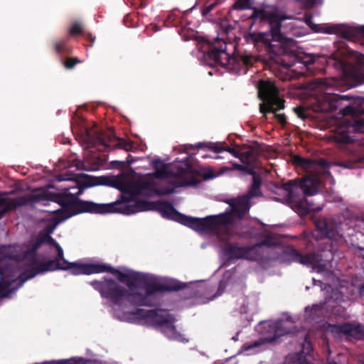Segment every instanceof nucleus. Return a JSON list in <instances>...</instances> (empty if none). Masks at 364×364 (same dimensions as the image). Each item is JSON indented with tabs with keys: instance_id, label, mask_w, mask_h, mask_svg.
Returning a JSON list of instances; mask_svg holds the SVG:
<instances>
[{
	"instance_id": "1",
	"label": "nucleus",
	"mask_w": 364,
	"mask_h": 364,
	"mask_svg": "<svg viewBox=\"0 0 364 364\" xmlns=\"http://www.w3.org/2000/svg\"><path fill=\"white\" fill-rule=\"evenodd\" d=\"M186 168L179 170L170 176V166L159 161L154 163L156 172L149 173L141 179V188L149 189V194L166 195L173 192L176 187L191 186L196 183L193 173L185 164Z\"/></svg>"
},
{
	"instance_id": "2",
	"label": "nucleus",
	"mask_w": 364,
	"mask_h": 364,
	"mask_svg": "<svg viewBox=\"0 0 364 364\" xmlns=\"http://www.w3.org/2000/svg\"><path fill=\"white\" fill-rule=\"evenodd\" d=\"M82 208L84 211L90 213H107L117 212L126 215L141 211L157 210L164 217L177 220L179 223L181 217L183 216L179 214L171 205L164 202L154 203L124 200L107 204H96L91 202H84L82 203Z\"/></svg>"
},
{
	"instance_id": "3",
	"label": "nucleus",
	"mask_w": 364,
	"mask_h": 364,
	"mask_svg": "<svg viewBox=\"0 0 364 364\" xmlns=\"http://www.w3.org/2000/svg\"><path fill=\"white\" fill-rule=\"evenodd\" d=\"M92 285L97 289L102 296L110 298L116 304H133L135 305H147L148 294L143 296L142 291L127 282L124 277H122L118 282L112 280L95 281Z\"/></svg>"
},
{
	"instance_id": "4",
	"label": "nucleus",
	"mask_w": 364,
	"mask_h": 364,
	"mask_svg": "<svg viewBox=\"0 0 364 364\" xmlns=\"http://www.w3.org/2000/svg\"><path fill=\"white\" fill-rule=\"evenodd\" d=\"M45 242H52L58 252V258L43 265L37 264L36 274L58 269L69 270L71 274L75 275L98 274L112 271L111 267L102 263L82 264L79 262H68L63 258V251L61 247L50 237L48 236L47 238L45 240H42L41 243Z\"/></svg>"
},
{
	"instance_id": "5",
	"label": "nucleus",
	"mask_w": 364,
	"mask_h": 364,
	"mask_svg": "<svg viewBox=\"0 0 364 364\" xmlns=\"http://www.w3.org/2000/svg\"><path fill=\"white\" fill-rule=\"evenodd\" d=\"M259 97L263 100L260 104V112L264 115L268 112L274 114L275 118L282 124L286 121L283 114L277 113L284 108V100L278 97V90L274 83L270 80H261L258 85Z\"/></svg>"
},
{
	"instance_id": "6",
	"label": "nucleus",
	"mask_w": 364,
	"mask_h": 364,
	"mask_svg": "<svg viewBox=\"0 0 364 364\" xmlns=\"http://www.w3.org/2000/svg\"><path fill=\"white\" fill-rule=\"evenodd\" d=\"M253 16L257 18L267 21L269 23L272 35V41L285 43L286 39L279 31L281 28V21L286 19L282 16L277 8L272 6H266L262 9H255Z\"/></svg>"
},
{
	"instance_id": "7",
	"label": "nucleus",
	"mask_w": 364,
	"mask_h": 364,
	"mask_svg": "<svg viewBox=\"0 0 364 364\" xmlns=\"http://www.w3.org/2000/svg\"><path fill=\"white\" fill-rule=\"evenodd\" d=\"M225 216L208 217L205 218H188L186 216L181 217L180 223L198 231L204 232L213 230L222 225L225 221Z\"/></svg>"
},
{
	"instance_id": "8",
	"label": "nucleus",
	"mask_w": 364,
	"mask_h": 364,
	"mask_svg": "<svg viewBox=\"0 0 364 364\" xmlns=\"http://www.w3.org/2000/svg\"><path fill=\"white\" fill-rule=\"evenodd\" d=\"M259 180L256 177H254L252 188L249 192L248 195L247 196L238 198L235 200V204L233 205L234 215L237 214L238 217H241L242 215L245 214L249 210V200L253 196L259 195Z\"/></svg>"
},
{
	"instance_id": "9",
	"label": "nucleus",
	"mask_w": 364,
	"mask_h": 364,
	"mask_svg": "<svg viewBox=\"0 0 364 364\" xmlns=\"http://www.w3.org/2000/svg\"><path fill=\"white\" fill-rule=\"evenodd\" d=\"M328 330L332 333H342L348 336L355 338H361L364 336V327L360 326L359 324L329 325Z\"/></svg>"
},
{
	"instance_id": "10",
	"label": "nucleus",
	"mask_w": 364,
	"mask_h": 364,
	"mask_svg": "<svg viewBox=\"0 0 364 364\" xmlns=\"http://www.w3.org/2000/svg\"><path fill=\"white\" fill-rule=\"evenodd\" d=\"M3 263L0 260V264ZM16 274L10 267L0 269V297L5 296L8 292V288L15 281Z\"/></svg>"
},
{
	"instance_id": "11",
	"label": "nucleus",
	"mask_w": 364,
	"mask_h": 364,
	"mask_svg": "<svg viewBox=\"0 0 364 364\" xmlns=\"http://www.w3.org/2000/svg\"><path fill=\"white\" fill-rule=\"evenodd\" d=\"M151 316L153 317L155 322H156L161 328L162 331L171 339H178L181 340V335L178 334L176 332L175 327L173 326V318H161V315L154 314L153 315L151 313ZM181 341H183L181 339Z\"/></svg>"
},
{
	"instance_id": "12",
	"label": "nucleus",
	"mask_w": 364,
	"mask_h": 364,
	"mask_svg": "<svg viewBox=\"0 0 364 364\" xmlns=\"http://www.w3.org/2000/svg\"><path fill=\"white\" fill-rule=\"evenodd\" d=\"M318 183L319 182L316 178L308 177L298 182H291L289 184L299 187L305 196H312L316 193Z\"/></svg>"
},
{
	"instance_id": "13",
	"label": "nucleus",
	"mask_w": 364,
	"mask_h": 364,
	"mask_svg": "<svg viewBox=\"0 0 364 364\" xmlns=\"http://www.w3.org/2000/svg\"><path fill=\"white\" fill-rule=\"evenodd\" d=\"M289 321H281V322H274L269 326V332L274 333V336L269 337L266 340L267 341H272L275 340L277 338L283 336L287 333V328L289 327Z\"/></svg>"
},
{
	"instance_id": "14",
	"label": "nucleus",
	"mask_w": 364,
	"mask_h": 364,
	"mask_svg": "<svg viewBox=\"0 0 364 364\" xmlns=\"http://www.w3.org/2000/svg\"><path fill=\"white\" fill-rule=\"evenodd\" d=\"M63 191L64 192L61 194L68 196L70 201L73 200L75 196L80 194L82 191L78 187H67Z\"/></svg>"
},
{
	"instance_id": "15",
	"label": "nucleus",
	"mask_w": 364,
	"mask_h": 364,
	"mask_svg": "<svg viewBox=\"0 0 364 364\" xmlns=\"http://www.w3.org/2000/svg\"><path fill=\"white\" fill-rule=\"evenodd\" d=\"M294 163L301 166L305 169L311 168L314 165V161L307 160L305 159H302L300 157H295L294 158Z\"/></svg>"
},
{
	"instance_id": "16",
	"label": "nucleus",
	"mask_w": 364,
	"mask_h": 364,
	"mask_svg": "<svg viewBox=\"0 0 364 364\" xmlns=\"http://www.w3.org/2000/svg\"><path fill=\"white\" fill-rule=\"evenodd\" d=\"M217 60L222 65H226L229 61V56L224 50H218L216 53Z\"/></svg>"
},
{
	"instance_id": "17",
	"label": "nucleus",
	"mask_w": 364,
	"mask_h": 364,
	"mask_svg": "<svg viewBox=\"0 0 364 364\" xmlns=\"http://www.w3.org/2000/svg\"><path fill=\"white\" fill-rule=\"evenodd\" d=\"M234 9L239 10H245L250 8V2L249 0H237L233 5Z\"/></svg>"
},
{
	"instance_id": "18",
	"label": "nucleus",
	"mask_w": 364,
	"mask_h": 364,
	"mask_svg": "<svg viewBox=\"0 0 364 364\" xmlns=\"http://www.w3.org/2000/svg\"><path fill=\"white\" fill-rule=\"evenodd\" d=\"M82 25L79 23H75L72 26L70 31V33H72V34H77V33L82 32Z\"/></svg>"
},
{
	"instance_id": "19",
	"label": "nucleus",
	"mask_w": 364,
	"mask_h": 364,
	"mask_svg": "<svg viewBox=\"0 0 364 364\" xmlns=\"http://www.w3.org/2000/svg\"><path fill=\"white\" fill-rule=\"evenodd\" d=\"M294 112H296V114L298 115L299 117L300 118H305V114L304 113V109L301 107H295L294 109Z\"/></svg>"
},
{
	"instance_id": "20",
	"label": "nucleus",
	"mask_w": 364,
	"mask_h": 364,
	"mask_svg": "<svg viewBox=\"0 0 364 364\" xmlns=\"http://www.w3.org/2000/svg\"><path fill=\"white\" fill-rule=\"evenodd\" d=\"M304 209L306 210V211H310V210H312V211H317V210H320L321 209V207H314L312 204H309V203H307L306 206H304Z\"/></svg>"
},
{
	"instance_id": "21",
	"label": "nucleus",
	"mask_w": 364,
	"mask_h": 364,
	"mask_svg": "<svg viewBox=\"0 0 364 364\" xmlns=\"http://www.w3.org/2000/svg\"><path fill=\"white\" fill-rule=\"evenodd\" d=\"M301 263L306 264H311L314 263V258L312 256H306L305 259H302L301 261Z\"/></svg>"
},
{
	"instance_id": "22",
	"label": "nucleus",
	"mask_w": 364,
	"mask_h": 364,
	"mask_svg": "<svg viewBox=\"0 0 364 364\" xmlns=\"http://www.w3.org/2000/svg\"><path fill=\"white\" fill-rule=\"evenodd\" d=\"M76 62L73 59H68L66 60L65 65L68 68H71L75 65Z\"/></svg>"
},
{
	"instance_id": "23",
	"label": "nucleus",
	"mask_w": 364,
	"mask_h": 364,
	"mask_svg": "<svg viewBox=\"0 0 364 364\" xmlns=\"http://www.w3.org/2000/svg\"><path fill=\"white\" fill-rule=\"evenodd\" d=\"M223 151H227L228 152L230 153L233 156H235L236 157H240V154L233 149H231V148L223 149Z\"/></svg>"
},
{
	"instance_id": "24",
	"label": "nucleus",
	"mask_w": 364,
	"mask_h": 364,
	"mask_svg": "<svg viewBox=\"0 0 364 364\" xmlns=\"http://www.w3.org/2000/svg\"><path fill=\"white\" fill-rule=\"evenodd\" d=\"M210 149H213L215 152H220V151H223V149L221 147H219V146L218 144L213 145Z\"/></svg>"
},
{
	"instance_id": "25",
	"label": "nucleus",
	"mask_w": 364,
	"mask_h": 364,
	"mask_svg": "<svg viewBox=\"0 0 364 364\" xmlns=\"http://www.w3.org/2000/svg\"><path fill=\"white\" fill-rule=\"evenodd\" d=\"M119 188L122 190L123 191H131V188L129 187H122L120 186Z\"/></svg>"
},
{
	"instance_id": "26",
	"label": "nucleus",
	"mask_w": 364,
	"mask_h": 364,
	"mask_svg": "<svg viewBox=\"0 0 364 364\" xmlns=\"http://www.w3.org/2000/svg\"><path fill=\"white\" fill-rule=\"evenodd\" d=\"M58 222L55 221L54 225L52 227V228L48 231V233H50L53 232V229L55 228V226L58 225Z\"/></svg>"
},
{
	"instance_id": "27",
	"label": "nucleus",
	"mask_w": 364,
	"mask_h": 364,
	"mask_svg": "<svg viewBox=\"0 0 364 364\" xmlns=\"http://www.w3.org/2000/svg\"><path fill=\"white\" fill-rule=\"evenodd\" d=\"M43 364H61V363L60 362L53 361V362H45V363H43Z\"/></svg>"
},
{
	"instance_id": "28",
	"label": "nucleus",
	"mask_w": 364,
	"mask_h": 364,
	"mask_svg": "<svg viewBox=\"0 0 364 364\" xmlns=\"http://www.w3.org/2000/svg\"><path fill=\"white\" fill-rule=\"evenodd\" d=\"M46 211H47V212L56 213H58V215H60V210H58H58H46Z\"/></svg>"
},
{
	"instance_id": "29",
	"label": "nucleus",
	"mask_w": 364,
	"mask_h": 364,
	"mask_svg": "<svg viewBox=\"0 0 364 364\" xmlns=\"http://www.w3.org/2000/svg\"><path fill=\"white\" fill-rule=\"evenodd\" d=\"M360 294L361 296H364V285L360 288Z\"/></svg>"
},
{
	"instance_id": "30",
	"label": "nucleus",
	"mask_w": 364,
	"mask_h": 364,
	"mask_svg": "<svg viewBox=\"0 0 364 364\" xmlns=\"http://www.w3.org/2000/svg\"><path fill=\"white\" fill-rule=\"evenodd\" d=\"M34 276H35V274H31L30 277H28L26 279H23V281H25V280H26V279H29V278H32V277H33Z\"/></svg>"
},
{
	"instance_id": "31",
	"label": "nucleus",
	"mask_w": 364,
	"mask_h": 364,
	"mask_svg": "<svg viewBox=\"0 0 364 364\" xmlns=\"http://www.w3.org/2000/svg\"><path fill=\"white\" fill-rule=\"evenodd\" d=\"M120 319H122V320H124V321H127V320H128L129 318H128L123 317V318H120Z\"/></svg>"
},
{
	"instance_id": "32",
	"label": "nucleus",
	"mask_w": 364,
	"mask_h": 364,
	"mask_svg": "<svg viewBox=\"0 0 364 364\" xmlns=\"http://www.w3.org/2000/svg\"><path fill=\"white\" fill-rule=\"evenodd\" d=\"M316 2H313V3H312V6H314V5H316Z\"/></svg>"
}]
</instances>
